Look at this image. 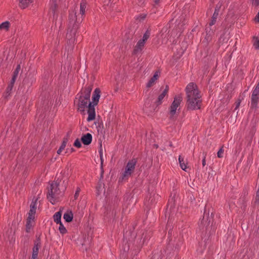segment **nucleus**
Instances as JSON below:
<instances>
[{
    "label": "nucleus",
    "instance_id": "obj_1",
    "mask_svg": "<svg viewBox=\"0 0 259 259\" xmlns=\"http://www.w3.org/2000/svg\"><path fill=\"white\" fill-rule=\"evenodd\" d=\"M100 93V90L99 88H96L93 92L92 102L90 101V99L81 95L79 96L77 95V97H76L74 100V104L76 105L79 111L83 112L87 107H88V117L87 118L88 121H92L95 118V106L99 102Z\"/></svg>",
    "mask_w": 259,
    "mask_h": 259
},
{
    "label": "nucleus",
    "instance_id": "obj_2",
    "mask_svg": "<svg viewBox=\"0 0 259 259\" xmlns=\"http://www.w3.org/2000/svg\"><path fill=\"white\" fill-rule=\"evenodd\" d=\"M86 9V3L82 1L80 4L79 14L81 17L84 14ZM82 21V18L78 17L76 12L74 11L69 14L66 39L67 44L72 46L75 40V36L79 24Z\"/></svg>",
    "mask_w": 259,
    "mask_h": 259
},
{
    "label": "nucleus",
    "instance_id": "obj_3",
    "mask_svg": "<svg viewBox=\"0 0 259 259\" xmlns=\"http://www.w3.org/2000/svg\"><path fill=\"white\" fill-rule=\"evenodd\" d=\"M186 92L188 108L190 110L200 109L201 105V96L197 85L193 82L189 83L186 88Z\"/></svg>",
    "mask_w": 259,
    "mask_h": 259
},
{
    "label": "nucleus",
    "instance_id": "obj_4",
    "mask_svg": "<svg viewBox=\"0 0 259 259\" xmlns=\"http://www.w3.org/2000/svg\"><path fill=\"white\" fill-rule=\"evenodd\" d=\"M37 201V199L34 198L30 205V210L27 214L28 217L26 224V231L27 232H29L34 225Z\"/></svg>",
    "mask_w": 259,
    "mask_h": 259
},
{
    "label": "nucleus",
    "instance_id": "obj_5",
    "mask_svg": "<svg viewBox=\"0 0 259 259\" xmlns=\"http://www.w3.org/2000/svg\"><path fill=\"white\" fill-rule=\"evenodd\" d=\"M58 187L59 183L57 182H53L50 185L47 198L53 204H55L56 200L61 194V191Z\"/></svg>",
    "mask_w": 259,
    "mask_h": 259
},
{
    "label": "nucleus",
    "instance_id": "obj_6",
    "mask_svg": "<svg viewBox=\"0 0 259 259\" xmlns=\"http://www.w3.org/2000/svg\"><path fill=\"white\" fill-rule=\"evenodd\" d=\"M183 100L182 96L180 94L174 97V101L169 108V114L170 118H172L177 115L180 108V105Z\"/></svg>",
    "mask_w": 259,
    "mask_h": 259
},
{
    "label": "nucleus",
    "instance_id": "obj_7",
    "mask_svg": "<svg viewBox=\"0 0 259 259\" xmlns=\"http://www.w3.org/2000/svg\"><path fill=\"white\" fill-rule=\"evenodd\" d=\"M136 163L137 161L135 159H133L127 162L125 167V170L120 178L121 181H123L131 176L134 171Z\"/></svg>",
    "mask_w": 259,
    "mask_h": 259
},
{
    "label": "nucleus",
    "instance_id": "obj_8",
    "mask_svg": "<svg viewBox=\"0 0 259 259\" xmlns=\"http://www.w3.org/2000/svg\"><path fill=\"white\" fill-rule=\"evenodd\" d=\"M214 30L209 27H206L205 29V34L203 39L202 40V44L207 47L209 42L211 41L214 35Z\"/></svg>",
    "mask_w": 259,
    "mask_h": 259
},
{
    "label": "nucleus",
    "instance_id": "obj_9",
    "mask_svg": "<svg viewBox=\"0 0 259 259\" xmlns=\"http://www.w3.org/2000/svg\"><path fill=\"white\" fill-rule=\"evenodd\" d=\"M57 0H51V7L50 13L53 14V19H57L58 17L56 10L57 9Z\"/></svg>",
    "mask_w": 259,
    "mask_h": 259
},
{
    "label": "nucleus",
    "instance_id": "obj_10",
    "mask_svg": "<svg viewBox=\"0 0 259 259\" xmlns=\"http://www.w3.org/2000/svg\"><path fill=\"white\" fill-rule=\"evenodd\" d=\"M210 222V220L208 217V213H204V215L202 219L201 222L199 223V226L200 228L203 229L204 227H206L208 226Z\"/></svg>",
    "mask_w": 259,
    "mask_h": 259
},
{
    "label": "nucleus",
    "instance_id": "obj_11",
    "mask_svg": "<svg viewBox=\"0 0 259 259\" xmlns=\"http://www.w3.org/2000/svg\"><path fill=\"white\" fill-rule=\"evenodd\" d=\"M221 6H217L214 12L212 15V16L211 17V21L209 23V27L213 25L216 22L217 19L219 16V12H220V9Z\"/></svg>",
    "mask_w": 259,
    "mask_h": 259
},
{
    "label": "nucleus",
    "instance_id": "obj_12",
    "mask_svg": "<svg viewBox=\"0 0 259 259\" xmlns=\"http://www.w3.org/2000/svg\"><path fill=\"white\" fill-rule=\"evenodd\" d=\"M259 97L251 96L250 109L256 110L258 108Z\"/></svg>",
    "mask_w": 259,
    "mask_h": 259
},
{
    "label": "nucleus",
    "instance_id": "obj_13",
    "mask_svg": "<svg viewBox=\"0 0 259 259\" xmlns=\"http://www.w3.org/2000/svg\"><path fill=\"white\" fill-rule=\"evenodd\" d=\"M145 42L142 41L141 39H140L137 45H136L135 49L134 50V53L135 54H140L142 52L143 49L144 47Z\"/></svg>",
    "mask_w": 259,
    "mask_h": 259
},
{
    "label": "nucleus",
    "instance_id": "obj_14",
    "mask_svg": "<svg viewBox=\"0 0 259 259\" xmlns=\"http://www.w3.org/2000/svg\"><path fill=\"white\" fill-rule=\"evenodd\" d=\"M169 88L167 85L165 87L164 89L162 91L161 93L158 96L156 103L160 105L162 103L163 99L167 95Z\"/></svg>",
    "mask_w": 259,
    "mask_h": 259
},
{
    "label": "nucleus",
    "instance_id": "obj_15",
    "mask_svg": "<svg viewBox=\"0 0 259 259\" xmlns=\"http://www.w3.org/2000/svg\"><path fill=\"white\" fill-rule=\"evenodd\" d=\"M81 141L84 145H89L92 141V135L90 133H87L83 135L81 138Z\"/></svg>",
    "mask_w": 259,
    "mask_h": 259
},
{
    "label": "nucleus",
    "instance_id": "obj_16",
    "mask_svg": "<svg viewBox=\"0 0 259 259\" xmlns=\"http://www.w3.org/2000/svg\"><path fill=\"white\" fill-rule=\"evenodd\" d=\"M21 68V65L20 64L17 65L16 68L13 73L12 79L11 81H16L19 74L20 73V72H22Z\"/></svg>",
    "mask_w": 259,
    "mask_h": 259
},
{
    "label": "nucleus",
    "instance_id": "obj_17",
    "mask_svg": "<svg viewBox=\"0 0 259 259\" xmlns=\"http://www.w3.org/2000/svg\"><path fill=\"white\" fill-rule=\"evenodd\" d=\"M92 91V87L91 85H86L84 88L81 95H82L90 99L91 93Z\"/></svg>",
    "mask_w": 259,
    "mask_h": 259
},
{
    "label": "nucleus",
    "instance_id": "obj_18",
    "mask_svg": "<svg viewBox=\"0 0 259 259\" xmlns=\"http://www.w3.org/2000/svg\"><path fill=\"white\" fill-rule=\"evenodd\" d=\"M33 3V0H19V6L21 9H25L30 4Z\"/></svg>",
    "mask_w": 259,
    "mask_h": 259
},
{
    "label": "nucleus",
    "instance_id": "obj_19",
    "mask_svg": "<svg viewBox=\"0 0 259 259\" xmlns=\"http://www.w3.org/2000/svg\"><path fill=\"white\" fill-rule=\"evenodd\" d=\"M73 217V214L71 211H68L64 214L63 218L67 222H70L72 221Z\"/></svg>",
    "mask_w": 259,
    "mask_h": 259
},
{
    "label": "nucleus",
    "instance_id": "obj_20",
    "mask_svg": "<svg viewBox=\"0 0 259 259\" xmlns=\"http://www.w3.org/2000/svg\"><path fill=\"white\" fill-rule=\"evenodd\" d=\"M53 218L54 222L57 224L61 223V212L60 211L56 212L53 216Z\"/></svg>",
    "mask_w": 259,
    "mask_h": 259
},
{
    "label": "nucleus",
    "instance_id": "obj_21",
    "mask_svg": "<svg viewBox=\"0 0 259 259\" xmlns=\"http://www.w3.org/2000/svg\"><path fill=\"white\" fill-rule=\"evenodd\" d=\"M151 30L150 29H148L144 34L143 38L141 39V40H142V41H144L146 42L147 39L149 38Z\"/></svg>",
    "mask_w": 259,
    "mask_h": 259
},
{
    "label": "nucleus",
    "instance_id": "obj_22",
    "mask_svg": "<svg viewBox=\"0 0 259 259\" xmlns=\"http://www.w3.org/2000/svg\"><path fill=\"white\" fill-rule=\"evenodd\" d=\"M179 161L180 165V167H181V168L183 170L186 171H187L186 169L187 168V165L184 161V159L183 158H182V157L181 156H180L179 157Z\"/></svg>",
    "mask_w": 259,
    "mask_h": 259
},
{
    "label": "nucleus",
    "instance_id": "obj_23",
    "mask_svg": "<svg viewBox=\"0 0 259 259\" xmlns=\"http://www.w3.org/2000/svg\"><path fill=\"white\" fill-rule=\"evenodd\" d=\"M58 224H59L58 230H59L60 233L62 234H66L67 232V230L62 222L58 223Z\"/></svg>",
    "mask_w": 259,
    "mask_h": 259
},
{
    "label": "nucleus",
    "instance_id": "obj_24",
    "mask_svg": "<svg viewBox=\"0 0 259 259\" xmlns=\"http://www.w3.org/2000/svg\"><path fill=\"white\" fill-rule=\"evenodd\" d=\"M10 27V22L5 21L0 24V29L8 30Z\"/></svg>",
    "mask_w": 259,
    "mask_h": 259
},
{
    "label": "nucleus",
    "instance_id": "obj_25",
    "mask_svg": "<svg viewBox=\"0 0 259 259\" xmlns=\"http://www.w3.org/2000/svg\"><path fill=\"white\" fill-rule=\"evenodd\" d=\"M251 96L259 97V82L252 91Z\"/></svg>",
    "mask_w": 259,
    "mask_h": 259
},
{
    "label": "nucleus",
    "instance_id": "obj_26",
    "mask_svg": "<svg viewBox=\"0 0 259 259\" xmlns=\"http://www.w3.org/2000/svg\"><path fill=\"white\" fill-rule=\"evenodd\" d=\"M160 74V72L159 71H156L153 76L151 77L149 81H156L157 80Z\"/></svg>",
    "mask_w": 259,
    "mask_h": 259
},
{
    "label": "nucleus",
    "instance_id": "obj_27",
    "mask_svg": "<svg viewBox=\"0 0 259 259\" xmlns=\"http://www.w3.org/2000/svg\"><path fill=\"white\" fill-rule=\"evenodd\" d=\"M253 46L255 49H259V38L257 37L253 38Z\"/></svg>",
    "mask_w": 259,
    "mask_h": 259
},
{
    "label": "nucleus",
    "instance_id": "obj_28",
    "mask_svg": "<svg viewBox=\"0 0 259 259\" xmlns=\"http://www.w3.org/2000/svg\"><path fill=\"white\" fill-rule=\"evenodd\" d=\"M238 74L236 75V77L234 78V79L236 80H242L244 79L243 76V73L242 72V71H239L238 73Z\"/></svg>",
    "mask_w": 259,
    "mask_h": 259
},
{
    "label": "nucleus",
    "instance_id": "obj_29",
    "mask_svg": "<svg viewBox=\"0 0 259 259\" xmlns=\"http://www.w3.org/2000/svg\"><path fill=\"white\" fill-rule=\"evenodd\" d=\"M224 151V150L223 147L219 149L217 153V156L219 158H222L223 157Z\"/></svg>",
    "mask_w": 259,
    "mask_h": 259
},
{
    "label": "nucleus",
    "instance_id": "obj_30",
    "mask_svg": "<svg viewBox=\"0 0 259 259\" xmlns=\"http://www.w3.org/2000/svg\"><path fill=\"white\" fill-rule=\"evenodd\" d=\"M38 249H39V245H38V243H35L33 248V252L32 253H35V254H38Z\"/></svg>",
    "mask_w": 259,
    "mask_h": 259
},
{
    "label": "nucleus",
    "instance_id": "obj_31",
    "mask_svg": "<svg viewBox=\"0 0 259 259\" xmlns=\"http://www.w3.org/2000/svg\"><path fill=\"white\" fill-rule=\"evenodd\" d=\"M68 142V139H64L62 143V144L61 145V146L60 147V148H61V149L64 150V148H65L66 146V144H67V143Z\"/></svg>",
    "mask_w": 259,
    "mask_h": 259
},
{
    "label": "nucleus",
    "instance_id": "obj_32",
    "mask_svg": "<svg viewBox=\"0 0 259 259\" xmlns=\"http://www.w3.org/2000/svg\"><path fill=\"white\" fill-rule=\"evenodd\" d=\"M74 146L77 148H80L81 146V144L80 143V141L79 139H77L74 143Z\"/></svg>",
    "mask_w": 259,
    "mask_h": 259
},
{
    "label": "nucleus",
    "instance_id": "obj_33",
    "mask_svg": "<svg viewBox=\"0 0 259 259\" xmlns=\"http://www.w3.org/2000/svg\"><path fill=\"white\" fill-rule=\"evenodd\" d=\"M100 159H101V167L102 168L103 166V154L102 149L101 148L99 151Z\"/></svg>",
    "mask_w": 259,
    "mask_h": 259
},
{
    "label": "nucleus",
    "instance_id": "obj_34",
    "mask_svg": "<svg viewBox=\"0 0 259 259\" xmlns=\"http://www.w3.org/2000/svg\"><path fill=\"white\" fill-rule=\"evenodd\" d=\"M80 192V189L78 187L77 188V189H76V190L75 191V194L74 195V200H76L78 198V197L79 196Z\"/></svg>",
    "mask_w": 259,
    "mask_h": 259
},
{
    "label": "nucleus",
    "instance_id": "obj_35",
    "mask_svg": "<svg viewBox=\"0 0 259 259\" xmlns=\"http://www.w3.org/2000/svg\"><path fill=\"white\" fill-rule=\"evenodd\" d=\"M14 82H11V83L9 85L7 88L8 92L11 91L13 87Z\"/></svg>",
    "mask_w": 259,
    "mask_h": 259
},
{
    "label": "nucleus",
    "instance_id": "obj_36",
    "mask_svg": "<svg viewBox=\"0 0 259 259\" xmlns=\"http://www.w3.org/2000/svg\"><path fill=\"white\" fill-rule=\"evenodd\" d=\"M206 154H203V157L202 161V164L203 166H205L206 165Z\"/></svg>",
    "mask_w": 259,
    "mask_h": 259
},
{
    "label": "nucleus",
    "instance_id": "obj_37",
    "mask_svg": "<svg viewBox=\"0 0 259 259\" xmlns=\"http://www.w3.org/2000/svg\"><path fill=\"white\" fill-rule=\"evenodd\" d=\"M252 4L254 6H259V0H251Z\"/></svg>",
    "mask_w": 259,
    "mask_h": 259
},
{
    "label": "nucleus",
    "instance_id": "obj_38",
    "mask_svg": "<svg viewBox=\"0 0 259 259\" xmlns=\"http://www.w3.org/2000/svg\"><path fill=\"white\" fill-rule=\"evenodd\" d=\"M154 82H148L146 85L147 88H150L153 85Z\"/></svg>",
    "mask_w": 259,
    "mask_h": 259
},
{
    "label": "nucleus",
    "instance_id": "obj_39",
    "mask_svg": "<svg viewBox=\"0 0 259 259\" xmlns=\"http://www.w3.org/2000/svg\"><path fill=\"white\" fill-rule=\"evenodd\" d=\"M240 101H239L238 102H237L236 103V107L235 108V110H237L238 107H239L240 106Z\"/></svg>",
    "mask_w": 259,
    "mask_h": 259
},
{
    "label": "nucleus",
    "instance_id": "obj_40",
    "mask_svg": "<svg viewBox=\"0 0 259 259\" xmlns=\"http://www.w3.org/2000/svg\"><path fill=\"white\" fill-rule=\"evenodd\" d=\"M37 254H38L32 253L31 258H32V259H36V258L37 257Z\"/></svg>",
    "mask_w": 259,
    "mask_h": 259
},
{
    "label": "nucleus",
    "instance_id": "obj_41",
    "mask_svg": "<svg viewBox=\"0 0 259 259\" xmlns=\"http://www.w3.org/2000/svg\"><path fill=\"white\" fill-rule=\"evenodd\" d=\"M111 2V0H104V4L105 5H109V4H110Z\"/></svg>",
    "mask_w": 259,
    "mask_h": 259
},
{
    "label": "nucleus",
    "instance_id": "obj_42",
    "mask_svg": "<svg viewBox=\"0 0 259 259\" xmlns=\"http://www.w3.org/2000/svg\"><path fill=\"white\" fill-rule=\"evenodd\" d=\"M256 199L259 200V188H258V190L256 192Z\"/></svg>",
    "mask_w": 259,
    "mask_h": 259
},
{
    "label": "nucleus",
    "instance_id": "obj_43",
    "mask_svg": "<svg viewBox=\"0 0 259 259\" xmlns=\"http://www.w3.org/2000/svg\"><path fill=\"white\" fill-rule=\"evenodd\" d=\"M62 150L63 149H61V148H59V149L57 150V152L58 154H60Z\"/></svg>",
    "mask_w": 259,
    "mask_h": 259
},
{
    "label": "nucleus",
    "instance_id": "obj_44",
    "mask_svg": "<svg viewBox=\"0 0 259 259\" xmlns=\"http://www.w3.org/2000/svg\"><path fill=\"white\" fill-rule=\"evenodd\" d=\"M220 41L222 40V41H225L226 40V39L223 38V36H221L220 38Z\"/></svg>",
    "mask_w": 259,
    "mask_h": 259
},
{
    "label": "nucleus",
    "instance_id": "obj_45",
    "mask_svg": "<svg viewBox=\"0 0 259 259\" xmlns=\"http://www.w3.org/2000/svg\"><path fill=\"white\" fill-rule=\"evenodd\" d=\"M255 19H257V21L259 22V12H258L257 15L256 16Z\"/></svg>",
    "mask_w": 259,
    "mask_h": 259
},
{
    "label": "nucleus",
    "instance_id": "obj_46",
    "mask_svg": "<svg viewBox=\"0 0 259 259\" xmlns=\"http://www.w3.org/2000/svg\"><path fill=\"white\" fill-rule=\"evenodd\" d=\"M155 5H158L160 2V0H154Z\"/></svg>",
    "mask_w": 259,
    "mask_h": 259
},
{
    "label": "nucleus",
    "instance_id": "obj_47",
    "mask_svg": "<svg viewBox=\"0 0 259 259\" xmlns=\"http://www.w3.org/2000/svg\"><path fill=\"white\" fill-rule=\"evenodd\" d=\"M145 18V15L140 16V20H144Z\"/></svg>",
    "mask_w": 259,
    "mask_h": 259
},
{
    "label": "nucleus",
    "instance_id": "obj_48",
    "mask_svg": "<svg viewBox=\"0 0 259 259\" xmlns=\"http://www.w3.org/2000/svg\"><path fill=\"white\" fill-rule=\"evenodd\" d=\"M91 80H95V79H96V77H95V76H94V75H92L91 78Z\"/></svg>",
    "mask_w": 259,
    "mask_h": 259
},
{
    "label": "nucleus",
    "instance_id": "obj_49",
    "mask_svg": "<svg viewBox=\"0 0 259 259\" xmlns=\"http://www.w3.org/2000/svg\"><path fill=\"white\" fill-rule=\"evenodd\" d=\"M185 49H183L181 52V55H182V54H183L184 51H185Z\"/></svg>",
    "mask_w": 259,
    "mask_h": 259
},
{
    "label": "nucleus",
    "instance_id": "obj_50",
    "mask_svg": "<svg viewBox=\"0 0 259 259\" xmlns=\"http://www.w3.org/2000/svg\"><path fill=\"white\" fill-rule=\"evenodd\" d=\"M128 249H129V248H128V246H127L126 250L125 249V248H124V251H126L128 250Z\"/></svg>",
    "mask_w": 259,
    "mask_h": 259
},
{
    "label": "nucleus",
    "instance_id": "obj_51",
    "mask_svg": "<svg viewBox=\"0 0 259 259\" xmlns=\"http://www.w3.org/2000/svg\"><path fill=\"white\" fill-rule=\"evenodd\" d=\"M31 259H32V258H31Z\"/></svg>",
    "mask_w": 259,
    "mask_h": 259
}]
</instances>
